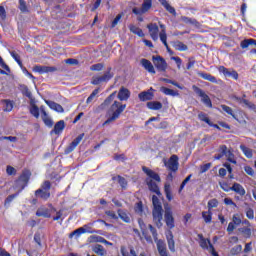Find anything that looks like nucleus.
Masks as SVG:
<instances>
[{
    "instance_id": "nucleus-1",
    "label": "nucleus",
    "mask_w": 256,
    "mask_h": 256,
    "mask_svg": "<svg viewBox=\"0 0 256 256\" xmlns=\"http://www.w3.org/2000/svg\"><path fill=\"white\" fill-rule=\"evenodd\" d=\"M115 97H117V91L112 92L98 107L100 111H105V109L108 108L107 115H109V118L104 121L102 127L109 125V123H113V121H117V119L121 117L123 111L127 109V104L115 100Z\"/></svg>"
},
{
    "instance_id": "nucleus-2",
    "label": "nucleus",
    "mask_w": 256,
    "mask_h": 256,
    "mask_svg": "<svg viewBox=\"0 0 256 256\" xmlns=\"http://www.w3.org/2000/svg\"><path fill=\"white\" fill-rule=\"evenodd\" d=\"M164 221L166 227L169 229L168 235H166L168 248L171 253H175V239L173 232L170 231L171 229H175V217H173V209L169 204H164Z\"/></svg>"
},
{
    "instance_id": "nucleus-3",
    "label": "nucleus",
    "mask_w": 256,
    "mask_h": 256,
    "mask_svg": "<svg viewBox=\"0 0 256 256\" xmlns=\"http://www.w3.org/2000/svg\"><path fill=\"white\" fill-rule=\"evenodd\" d=\"M142 171L145 173V175H147L145 183L149 191L156 193L158 196L161 195V190L159 189V185H157V183H161V176L147 166H142Z\"/></svg>"
},
{
    "instance_id": "nucleus-4",
    "label": "nucleus",
    "mask_w": 256,
    "mask_h": 256,
    "mask_svg": "<svg viewBox=\"0 0 256 256\" xmlns=\"http://www.w3.org/2000/svg\"><path fill=\"white\" fill-rule=\"evenodd\" d=\"M152 205L153 222L158 229H161V227H163V206L161 205V200H159V197L155 195L152 196Z\"/></svg>"
},
{
    "instance_id": "nucleus-5",
    "label": "nucleus",
    "mask_w": 256,
    "mask_h": 256,
    "mask_svg": "<svg viewBox=\"0 0 256 256\" xmlns=\"http://www.w3.org/2000/svg\"><path fill=\"white\" fill-rule=\"evenodd\" d=\"M31 170L24 169L19 177L14 181L13 189L17 191V193H21L25 187L29 185V181L31 180Z\"/></svg>"
},
{
    "instance_id": "nucleus-6",
    "label": "nucleus",
    "mask_w": 256,
    "mask_h": 256,
    "mask_svg": "<svg viewBox=\"0 0 256 256\" xmlns=\"http://www.w3.org/2000/svg\"><path fill=\"white\" fill-rule=\"evenodd\" d=\"M39 111L42 115V121L46 127H53V120L49 117V114H47V111L45 110V106H40V108L33 104L30 108V113L35 117L36 119H39Z\"/></svg>"
},
{
    "instance_id": "nucleus-7",
    "label": "nucleus",
    "mask_w": 256,
    "mask_h": 256,
    "mask_svg": "<svg viewBox=\"0 0 256 256\" xmlns=\"http://www.w3.org/2000/svg\"><path fill=\"white\" fill-rule=\"evenodd\" d=\"M37 199H42V201H49L51 198V182L49 180L44 181L40 188L34 193Z\"/></svg>"
},
{
    "instance_id": "nucleus-8",
    "label": "nucleus",
    "mask_w": 256,
    "mask_h": 256,
    "mask_svg": "<svg viewBox=\"0 0 256 256\" xmlns=\"http://www.w3.org/2000/svg\"><path fill=\"white\" fill-rule=\"evenodd\" d=\"M112 68L109 67L107 71L102 76H95L92 78V85H100V83H109L111 81L114 74L111 72Z\"/></svg>"
},
{
    "instance_id": "nucleus-9",
    "label": "nucleus",
    "mask_w": 256,
    "mask_h": 256,
    "mask_svg": "<svg viewBox=\"0 0 256 256\" xmlns=\"http://www.w3.org/2000/svg\"><path fill=\"white\" fill-rule=\"evenodd\" d=\"M192 89L196 93V95L201 97V101L202 103H204V105H206V107H209V109L213 107V102H211V98H209V95H207L205 91H203V89L197 87L196 85H193Z\"/></svg>"
},
{
    "instance_id": "nucleus-10",
    "label": "nucleus",
    "mask_w": 256,
    "mask_h": 256,
    "mask_svg": "<svg viewBox=\"0 0 256 256\" xmlns=\"http://www.w3.org/2000/svg\"><path fill=\"white\" fill-rule=\"evenodd\" d=\"M165 167L172 173L179 171V156L173 154L167 162H164Z\"/></svg>"
},
{
    "instance_id": "nucleus-11",
    "label": "nucleus",
    "mask_w": 256,
    "mask_h": 256,
    "mask_svg": "<svg viewBox=\"0 0 256 256\" xmlns=\"http://www.w3.org/2000/svg\"><path fill=\"white\" fill-rule=\"evenodd\" d=\"M151 7H153V0H144L141 8L134 7L132 13L134 15H145V13H149Z\"/></svg>"
},
{
    "instance_id": "nucleus-12",
    "label": "nucleus",
    "mask_w": 256,
    "mask_h": 256,
    "mask_svg": "<svg viewBox=\"0 0 256 256\" xmlns=\"http://www.w3.org/2000/svg\"><path fill=\"white\" fill-rule=\"evenodd\" d=\"M152 61L158 71L162 73H165L167 71V61H165V58L161 56H153Z\"/></svg>"
},
{
    "instance_id": "nucleus-13",
    "label": "nucleus",
    "mask_w": 256,
    "mask_h": 256,
    "mask_svg": "<svg viewBox=\"0 0 256 256\" xmlns=\"http://www.w3.org/2000/svg\"><path fill=\"white\" fill-rule=\"evenodd\" d=\"M83 137H85V133L78 135L64 150L65 155H69V153H73L77 146L81 141H83Z\"/></svg>"
},
{
    "instance_id": "nucleus-14",
    "label": "nucleus",
    "mask_w": 256,
    "mask_h": 256,
    "mask_svg": "<svg viewBox=\"0 0 256 256\" xmlns=\"http://www.w3.org/2000/svg\"><path fill=\"white\" fill-rule=\"evenodd\" d=\"M149 35L153 41H158L159 39V26L157 23H150L147 25Z\"/></svg>"
},
{
    "instance_id": "nucleus-15",
    "label": "nucleus",
    "mask_w": 256,
    "mask_h": 256,
    "mask_svg": "<svg viewBox=\"0 0 256 256\" xmlns=\"http://www.w3.org/2000/svg\"><path fill=\"white\" fill-rule=\"evenodd\" d=\"M218 71L219 73H222L224 77H232V79H234L235 81L239 79V73H237V71L229 70L225 66H219Z\"/></svg>"
},
{
    "instance_id": "nucleus-16",
    "label": "nucleus",
    "mask_w": 256,
    "mask_h": 256,
    "mask_svg": "<svg viewBox=\"0 0 256 256\" xmlns=\"http://www.w3.org/2000/svg\"><path fill=\"white\" fill-rule=\"evenodd\" d=\"M155 89L151 87L148 91H142L138 94V99L142 102L145 101H153V98L155 97V94L153 93Z\"/></svg>"
},
{
    "instance_id": "nucleus-17",
    "label": "nucleus",
    "mask_w": 256,
    "mask_h": 256,
    "mask_svg": "<svg viewBox=\"0 0 256 256\" xmlns=\"http://www.w3.org/2000/svg\"><path fill=\"white\" fill-rule=\"evenodd\" d=\"M33 71L35 73H40V75H43L45 73H55V71H57V67L36 65L34 66Z\"/></svg>"
},
{
    "instance_id": "nucleus-18",
    "label": "nucleus",
    "mask_w": 256,
    "mask_h": 256,
    "mask_svg": "<svg viewBox=\"0 0 256 256\" xmlns=\"http://www.w3.org/2000/svg\"><path fill=\"white\" fill-rule=\"evenodd\" d=\"M197 237L199 239V246L201 247V249H204V250L211 249V245H213L211 243V239L205 238L203 234H198Z\"/></svg>"
},
{
    "instance_id": "nucleus-19",
    "label": "nucleus",
    "mask_w": 256,
    "mask_h": 256,
    "mask_svg": "<svg viewBox=\"0 0 256 256\" xmlns=\"http://www.w3.org/2000/svg\"><path fill=\"white\" fill-rule=\"evenodd\" d=\"M180 21L185 23V25H193L196 29H201V22L197 21L195 18H189L187 16H181Z\"/></svg>"
},
{
    "instance_id": "nucleus-20",
    "label": "nucleus",
    "mask_w": 256,
    "mask_h": 256,
    "mask_svg": "<svg viewBox=\"0 0 256 256\" xmlns=\"http://www.w3.org/2000/svg\"><path fill=\"white\" fill-rule=\"evenodd\" d=\"M44 103H46V105H48V107H50L52 109V111H56V113H64L65 109L63 108V106H61V104L56 103L55 101H51V100H44Z\"/></svg>"
},
{
    "instance_id": "nucleus-21",
    "label": "nucleus",
    "mask_w": 256,
    "mask_h": 256,
    "mask_svg": "<svg viewBox=\"0 0 256 256\" xmlns=\"http://www.w3.org/2000/svg\"><path fill=\"white\" fill-rule=\"evenodd\" d=\"M117 97L119 101H129V98L131 97V91L122 86L118 91Z\"/></svg>"
},
{
    "instance_id": "nucleus-22",
    "label": "nucleus",
    "mask_w": 256,
    "mask_h": 256,
    "mask_svg": "<svg viewBox=\"0 0 256 256\" xmlns=\"http://www.w3.org/2000/svg\"><path fill=\"white\" fill-rule=\"evenodd\" d=\"M156 247L160 256H169V252H167V244H165V241L158 240Z\"/></svg>"
},
{
    "instance_id": "nucleus-23",
    "label": "nucleus",
    "mask_w": 256,
    "mask_h": 256,
    "mask_svg": "<svg viewBox=\"0 0 256 256\" xmlns=\"http://www.w3.org/2000/svg\"><path fill=\"white\" fill-rule=\"evenodd\" d=\"M64 130H65V121L60 120L54 125V128L50 133L51 135H53V133L54 135H61Z\"/></svg>"
},
{
    "instance_id": "nucleus-24",
    "label": "nucleus",
    "mask_w": 256,
    "mask_h": 256,
    "mask_svg": "<svg viewBox=\"0 0 256 256\" xmlns=\"http://www.w3.org/2000/svg\"><path fill=\"white\" fill-rule=\"evenodd\" d=\"M232 191H234V193H236V195H239L240 197H245V194L247 193V191H245V188L243 187V185H241L240 183L235 182L232 185Z\"/></svg>"
},
{
    "instance_id": "nucleus-25",
    "label": "nucleus",
    "mask_w": 256,
    "mask_h": 256,
    "mask_svg": "<svg viewBox=\"0 0 256 256\" xmlns=\"http://www.w3.org/2000/svg\"><path fill=\"white\" fill-rule=\"evenodd\" d=\"M36 217H44L45 219H50L51 210L47 207H40L36 211Z\"/></svg>"
},
{
    "instance_id": "nucleus-26",
    "label": "nucleus",
    "mask_w": 256,
    "mask_h": 256,
    "mask_svg": "<svg viewBox=\"0 0 256 256\" xmlns=\"http://www.w3.org/2000/svg\"><path fill=\"white\" fill-rule=\"evenodd\" d=\"M141 65H142V67H144V69H146V71H148V73H151L152 75H155V73H156L155 67L153 66L151 61L143 58L141 60Z\"/></svg>"
},
{
    "instance_id": "nucleus-27",
    "label": "nucleus",
    "mask_w": 256,
    "mask_h": 256,
    "mask_svg": "<svg viewBox=\"0 0 256 256\" xmlns=\"http://www.w3.org/2000/svg\"><path fill=\"white\" fill-rule=\"evenodd\" d=\"M228 148H227V145H220L219 146V149H218V154H216L214 156V159L216 161H219L221 159H223V157H226L227 156V153H228Z\"/></svg>"
},
{
    "instance_id": "nucleus-28",
    "label": "nucleus",
    "mask_w": 256,
    "mask_h": 256,
    "mask_svg": "<svg viewBox=\"0 0 256 256\" xmlns=\"http://www.w3.org/2000/svg\"><path fill=\"white\" fill-rule=\"evenodd\" d=\"M146 107H148L150 111H161V109H163V103L159 101H149Z\"/></svg>"
},
{
    "instance_id": "nucleus-29",
    "label": "nucleus",
    "mask_w": 256,
    "mask_h": 256,
    "mask_svg": "<svg viewBox=\"0 0 256 256\" xmlns=\"http://www.w3.org/2000/svg\"><path fill=\"white\" fill-rule=\"evenodd\" d=\"M159 2L164 7V9H166V11H168V13H170L174 17L177 16V11L175 10V8L173 6H171V4H169V1H167V0H159Z\"/></svg>"
},
{
    "instance_id": "nucleus-30",
    "label": "nucleus",
    "mask_w": 256,
    "mask_h": 256,
    "mask_svg": "<svg viewBox=\"0 0 256 256\" xmlns=\"http://www.w3.org/2000/svg\"><path fill=\"white\" fill-rule=\"evenodd\" d=\"M87 229H89L88 225H84L83 227H80L73 232L69 234V238L72 239L73 237H81V235L85 234L87 232Z\"/></svg>"
},
{
    "instance_id": "nucleus-31",
    "label": "nucleus",
    "mask_w": 256,
    "mask_h": 256,
    "mask_svg": "<svg viewBox=\"0 0 256 256\" xmlns=\"http://www.w3.org/2000/svg\"><path fill=\"white\" fill-rule=\"evenodd\" d=\"M117 213L118 219H121L124 223H131V216L129 215V213H127V211L123 209H118Z\"/></svg>"
},
{
    "instance_id": "nucleus-32",
    "label": "nucleus",
    "mask_w": 256,
    "mask_h": 256,
    "mask_svg": "<svg viewBox=\"0 0 256 256\" xmlns=\"http://www.w3.org/2000/svg\"><path fill=\"white\" fill-rule=\"evenodd\" d=\"M112 181H118L121 189L125 190L127 189V185H129V182H127V179L121 175L113 176Z\"/></svg>"
},
{
    "instance_id": "nucleus-33",
    "label": "nucleus",
    "mask_w": 256,
    "mask_h": 256,
    "mask_svg": "<svg viewBox=\"0 0 256 256\" xmlns=\"http://www.w3.org/2000/svg\"><path fill=\"white\" fill-rule=\"evenodd\" d=\"M198 77L204 79V81H210V83H217V78L209 73L206 72H198Z\"/></svg>"
},
{
    "instance_id": "nucleus-34",
    "label": "nucleus",
    "mask_w": 256,
    "mask_h": 256,
    "mask_svg": "<svg viewBox=\"0 0 256 256\" xmlns=\"http://www.w3.org/2000/svg\"><path fill=\"white\" fill-rule=\"evenodd\" d=\"M128 28L130 33H133V35H137L138 37H145V33H143V29L135 26V24H130Z\"/></svg>"
},
{
    "instance_id": "nucleus-35",
    "label": "nucleus",
    "mask_w": 256,
    "mask_h": 256,
    "mask_svg": "<svg viewBox=\"0 0 256 256\" xmlns=\"http://www.w3.org/2000/svg\"><path fill=\"white\" fill-rule=\"evenodd\" d=\"M161 93L170 97H179V92L165 86L160 87Z\"/></svg>"
},
{
    "instance_id": "nucleus-36",
    "label": "nucleus",
    "mask_w": 256,
    "mask_h": 256,
    "mask_svg": "<svg viewBox=\"0 0 256 256\" xmlns=\"http://www.w3.org/2000/svg\"><path fill=\"white\" fill-rule=\"evenodd\" d=\"M172 47H174V49L176 51H187L189 49L187 44H185L181 41H174L173 44H172Z\"/></svg>"
},
{
    "instance_id": "nucleus-37",
    "label": "nucleus",
    "mask_w": 256,
    "mask_h": 256,
    "mask_svg": "<svg viewBox=\"0 0 256 256\" xmlns=\"http://www.w3.org/2000/svg\"><path fill=\"white\" fill-rule=\"evenodd\" d=\"M92 251H94L96 253V255H99V256H105L107 255V250H105V247H103V245L101 244H96Z\"/></svg>"
},
{
    "instance_id": "nucleus-38",
    "label": "nucleus",
    "mask_w": 256,
    "mask_h": 256,
    "mask_svg": "<svg viewBox=\"0 0 256 256\" xmlns=\"http://www.w3.org/2000/svg\"><path fill=\"white\" fill-rule=\"evenodd\" d=\"M251 45H254L256 47V40L253 38L250 39H244L240 43L241 49H247V47H250Z\"/></svg>"
},
{
    "instance_id": "nucleus-39",
    "label": "nucleus",
    "mask_w": 256,
    "mask_h": 256,
    "mask_svg": "<svg viewBox=\"0 0 256 256\" xmlns=\"http://www.w3.org/2000/svg\"><path fill=\"white\" fill-rule=\"evenodd\" d=\"M240 149L247 159H253V150L251 148L241 144Z\"/></svg>"
},
{
    "instance_id": "nucleus-40",
    "label": "nucleus",
    "mask_w": 256,
    "mask_h": 256,
    "mask_svg": "<svg viewBox=\"0 0 256 256\" xmlns=\"http://www.w3.org/2000/svg\"><path fill=\"white\" fill-rule=\"evenodd\" d=\"M202 219L206 224L211 223L213 221V212L211 210L202 212Z\"/></svg>"
},
{
    "instance_id": "nucleus-41",
    "label": "nucleus",
    "mask_w": 256,
    "mask_h": 256,
    "mask_svg": "<svg viewBox=\"0 0 256 256\" xmlns=\"http://www.w3.org/2000/svg\"><path fill=\"white\" fill-rule=\"evenodd\" d=\"M1 103H3L4 105L3 111H5L6 113H11V111H13V101L4 99L1 100Z\"/></svg>"
},
{
    "instance_id": "nucleus-42",
    "label": "nucleus",
    "mask_w": 256,
    "mask_h": 256,
    "mask_svg": "<svg viewBox=\"0 0 256 256\" xmlns=\"http://www.w3.org/2000/svg\"><path fill=\"white\" fill-rule=\"evenodd\" d=\"M221 109H222V111H224V113H227V115H230L231 117H233V119H235V121H239V119H237V116L235 115V113H233V108H231L225 104H222Z\"/></svg>"
},
{
    "instance_id": "nucleus-43",
    "label": "nucleus",
    "mask_w": 256,
    "mask_h": 256,
    "mask_svg": "<svg viewBox=\"0 0 256 256\" xmlns=\"http://www.w3.org/2000/svg\"><path fill=\"white\" fill-rule=\"evenodd\" d=\"M219 186L222 191H225V193H229V191H232L233 189V186H231L227 181H219Z\"/></svg>"
},
{
    "instance_id": "nucleus-44",
    "label": "nucleus",
    "mask_w": 256,
    "mask_h": 256,
    "mask_svg": "<svg viewBox=\"0 0 256 256\" xmlns=\"http://www.w3.org/2000/svg\"><path fill=\"white\" fill-rule=\"evenodd\" d=\"M164 193L166 195V199L168 201H173V193L171 192V185L165 184L164 185Z\"/></svg>"
},
{
    "instance_id": "nucleus-45",
    "label": "nucleus",
    "mask_w": 256,
    "mask_h": 256,
    "mask_svg": "<svg viewBox=\"0 0 256 256\" xmlns=\"http://www.w3.org/2000/svg\"><path fill=\"white\" fill-rule=\"evenodd\" d=\"M207 207H208V211H213V209L219 207V200H217L216 198L210 199L208 201Z\"/></svg>"
},
{
    "instance_id": "nucleus-46",
    "label": "nucleus",
    "mask_w": 256,
    "mask_h": 256,
    "mask_svg": "<svg viewBox=\"0 0 256 256\" xmlns=\"http://www.w3.org/2000/svg\"><path fill=\"white\" fill-rule=\"evenodd\" d=\"M18 3V9L21 11V13H29V8L27 7V2L25 0H19Z\"/></svg>"
},
{
    "instance_id": "nucleus-47",
    "label": "nucleus",
    "mask_w": 256,
    "mask_h": 256,
    "mask_svg": "<svg viewBox=\"0 0 256 256\" xmlns=\"http://www.w3.org/2000/svg\"><path fill=\"white\" fill-rule=\"evenodd\" d=\"M226 158L229 163H232L233 165H237V160H235V154H233V151L228 150L226 153Z\"/></svg>"
},
{
    "instance_id": "nucleus-48",
    "label": "nucleus",
    "mask_w": 256,
    "mask_h": 256,
    "mask_svg": "<svg viewBox=\"0 0 256 256\" xmlns=\"http://www.w3.org/2000/svg\"><path fill=\"white\" fill-rule=\"evenodd\" d=\"M238 231L240 233H242V235H244V237H246V239H249L251 237V228H249V227L239 228Z\"/></svg>"
},
{
    "instance_id": "nucleus-49",
    "label": "nucleus",
    "mask_w": 256,
    "mask_h": 256,
    "mask_svg": "<svg viewBox=\"0 0 256 256\" xmlns=\"http://www.w3.org/2000/svg\"><path fill=\"white\" fill-rule=\"evenodd\" d=\"M11 57L14 59V61H16V63H18L19 67H23V61H21V56H19V54L15 51H12L10 53Z\"/></svg>"
},
{
    "instance_id": "nucleus-50",
    "label": "nucleus",
    "mask_w": 256,
    "mask_h": 256,
    "mask_svg": "<svg viewBox=\"0 0 256 256\" xmlns=\"http://www.w3.org/2000/svg\"><path fill=\"white\" fill-rule=\"evenodd\" d=\"M198 119L199 121H203L204 123H207V125H211V119H209L207 117V114H205L204 112H200L198 114Z\"/></svg>"
},
{
    "instance_id": "nucleus-51",
    "label": "nucleus",
    "mask_w": 256,
    "mask_h": 256,
    "mask_svg": "<svg viewBox=\"0 0 256 256\" xmlns=\"http://www.w3.org/2000/svg\"><path fill=\"white\" fill-rule=\"evenodd\" d=\"M158 37H160V41L163 43L164 47H167V31L161 30Z\"/></svg>"
},
{
    "instance_id": "nucleus-52",
    "label": "nucleus",
    "mask_w": 256,
    "mask_h": 256,
    "mask_svg": "<svg viewBox=\"0 0 256 256\" xmlns=\"http://www.w3.org/2000/svg\"><path fill=\"white\" fill-rule=\"evenodd\" d=\"M97 95H99V88L94 89L92 93L89 95V97L86 100L87 105H89V103H91L93 99L97 97Z\"/></svg>"
},
{
    "instance_id": "nucleus-53",
    "label": "nucleus",
    "mask_w": 256,
    "mask_h": 256,
    "mask_svg": "<svg viewBox=\"0 0 256 256\" xmlns=\"http://www.w3.org/2000/svg\"><path fill=\"white\" fill-rule=\"evenodd\" d=\"M160 81H162L163 83H169L170 85H174V87L181 89V85H179V83L176 82L175 80H171L168 78H160Z\"/></svg>"
},
{
    "instance_id": "nucleus-54",
    "label": "nucleus",
    "mask_w": 256,
    "mask_h": 256,
    "mask_svg": "<svg viewBox=\"0 0 256 256\" xmlns=\"http://www.w3.org/2000/svg\"><path fill=\"white\" fill-rule=\"evenodd\" d=\"M243 251V246L241 244L234 246L231 250L230 253L231 255H239Z\"/></svg>"
},
{
    "instance_id": "nucleus-55",
    "label": "nucleus",
    "mask_w": 256,
    "mask_h": 256,
    "mask_svg": "<svg viewBox=\"0 0 256 256\" xmlns=\"http://www.w3.org/2000/svg\"><path fill=\"white\" fill-rule=\"evenodd\" d=\"M245 213L247 219H249L250 221H253V219H255V210H253V208H247Z\"/></svg>"
},
{
    "instance_id": "nucleus-56",
    "label": "nucleus",
    "mask_w": 256,
    "mask_h": 256,
    "mask_svg": "<svg viewBox=\"0 0 256 256\" xmlns=\"http://www.w3.org/2000/svg\"><path fill=\"white\" fill-rule=\"evenodd\" d=\"M105 215H106L107 217H109L110 219H114V221L119 220V216L117 215V213H115V211L106 210V211H105Z\"/></svg>"
},
{
    "instance_id": "nucleus-57",
    "label": "nucleus",
    "mask_w": 256,
    "mask_h": 256,
    "mask_svg": "<svg viewBox=\"0 0 256 256\" xmlns=\"http://www.w3.org/2000/svg\"><path fill=\"white\" fill-rule=\"evenodd\" d=\"M191 177H193V174L188 175L181 183L180 187H179V193H181V191H183V189H185V185H187L188 182L191 181Z\"/></svg>"
},
{
    "instance_id": "nucleus-58",
    "label": "nucleus",
    "mask_w": 256,
    "mask_h": 256,
    "mask_svg": "<svg viewBox=\"0 0 256 256\" xmlns=\"http://www.w3.org/2000/svg\"><path fill=\"white\" fill-rule=\"evenodd\" d=\"M148 228L150 229L154 241H158L159 234L157 233V229H155V227H153L151 224L148 225Z\"/></svg>"
},
{
    "instance_id": "nucleus-59",
    "label": "nucleus",
    "mask_w": 256,
    "mask_h": 256,
    "mask_svg": "<svg viewBox=\"0 0 256 256\" xmlns=\"http://www.w3.org/2000/svg\"><path fill=\"white\" fill-rule=\"evenodd\" d=\"M103 67H105V65L103 63L93 64L90 67V71H103Z\"/></svg>"
},
{
    "instance_id": "nucleus-60",
    "label": "nucleus",
    "mask_w": 256,
    "mask_h": 256,
    "mask_svg": "<svg viewBox=\"0 0 256 256\" xmlns=\"http://www.w3.org/2000/svg\"><path fill=\"white\" fill-rule=\"evenodd\" d=\"M122 18H123V14H118V15L114 18V20H113L112 23H111L112 29L115 28V27H117V25H119V22L121 21Z\"/></svg>"
},
{
    "instance_id": "nucleus-61",
    "label": "nucleus",
    "mask_w": 256,
    "mask_h": 256,
    "mask_svg": "<svg viewBox=\"0 0 256 256\" xmlns=\"http://www.w3.org/2000/svg\"><path fill=\"white\" fill-rule=\"evenodd\" d=\"M19 197V192H16L15 194L9 195L5 199V205H9L15 198Z\"/></svg>"
},
{
    "instance_id": "nucleus-62",
    "label": "nucleus",
    "mask_w": 256,
    "mask_h": 256,
    "mask_svg": "<svg viewBox=\"0 0 256 256\" xmlns=\"http://www.w3.org/2000/svg\"><path fill=\"white\" fill-rule=\"evenodd\" d=\"M34 241L38 245V247H40V248L43 247V244L41 243V233L36 232L34 234Z\"/></svg>"
},
{
    "instance_id": "nucleus-63",
    "label": "nucleus",
    "mask_w": 256,
    "mask_h": 256,
    "mask_svg": "<svg viewBox=\"0 0 256 256\" xmlns=\"http://www.w3.org/2000/svg\"><path fill=\"white\" fill-rule=\"evenodd\" d=\"M6 173H7V175L15 176V175H17V169H15L13 166H7Z\"/></svg>"
},
{
    "instance_id": "nucleus-64",
    "label": "nucleus",
    "mask_w": 256,
    "mask_h": 256,
    "mask_svg": "<svg viewBox=\"0 0 256 256\" xmlns=\"http://www.w3.org/2000/svg\"><path fill=\"white\" fill-rule=\"evenodd\" d=\"M22 94L28 99H33V94L29 91V88L27 86H25L22 90Z\"/></svg>"
}]
</instances>
